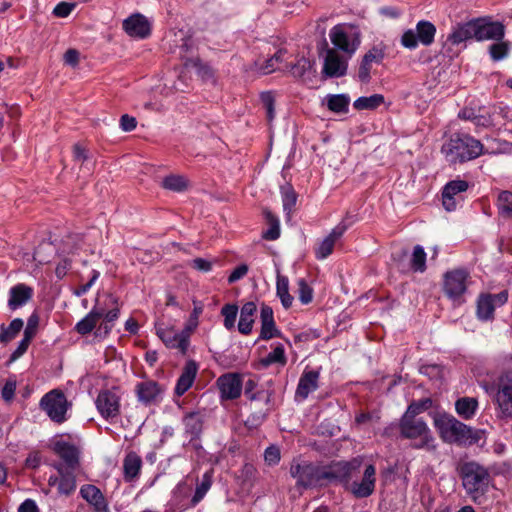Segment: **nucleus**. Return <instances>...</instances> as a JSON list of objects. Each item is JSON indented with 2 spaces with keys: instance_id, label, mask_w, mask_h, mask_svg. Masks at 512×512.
<instances>
[{
  "instance_id": "nucleus-34",
  "label": "nucleus",
  "mask_w": 512,
  "mask_h": 512,
  "mask_svg": "<svg viewBox=\"0 0 512 512\" xmlns=\"http://www.w3.org/2000/svg\"><path fill=\"white\" fill-rule=\"evenodd\" d=\"M276 295L285 309L292 306L294 298L289 293V279L280 273L277 274L276 278Z\"/></svg>"
},
{
  "instance_id": "nucleus-59",
  "label": "nucleus",
  "mask_w": 512,
  "mask_h": 512,
  "mask_svg": "<svg viewBox=\"0 0 512 512\" xmlns=\"http://www.w3.org/2000/svg\"><path fill=\"white\" fill-rule=\"evenodd\" d=\"M15 390H16V381L12 380V379L7 380L2 389V393H1L2 398L5 401L12 400L14 397V394H15Z\"/></svg>"
},
{
  "instance_id": "nucleus-17",
  "label": "nucleus",
  "mask_w": 512,
  "mask_h": 512,
  "mask_svg": "<svg viewBox=\"0 0 512 512\" xmlns=\"http://www.w3.org/2000/svg\"><path fill=\"white\" fill-rule=\"evenodd\" d=\"M474 38L477 41L494 40L499 41L504 38L505 28L500 22H491L485 20L473 21Z\"/></svg>"
},
{
  "instance_id": "nucleus-61",
  "label": "nucleus",
  "mask_w": 512,
  "mask_h": 512,
  "mask_svg": "<svg viewBox=\"0 0 512 512\" xmlns=\"http://www.w3.org/2000/svg\"><path fill=\"white\" fill-rule=\"evenodd\" d=\"M280 236V227L277 220L271 222V225L267 231L263 233V238L266 240H276Z\"/></svg>"
},
{
  "instance_id": "nucleus-8",
  "label": "nucleus",
  "mask_w": 512,
  "mask_h": 512,
  "mask_svg": "<svg viewBox=\"0 0 512 512\" xmlns=\"http://www.w3.org/2000/svg\"><path fill=\"white\" fill-rule=\"evenodd\" d=\"M329 38L335 49L348 57H352L361 44V32L355 25L342 23L329 31Z\"/></svg>"
},
{
  "instance_id": "nucleus-10",
  "label": "nucleus",
  "mask_w": 512,
  "mask_h": 512,
  "mask_svg": "<svg viewBox=\"0 0 512 512\" xmlns=\"http://www.w3.org/2000/svg\"><path fill=\"white\" fill-rule=\"evenodd\" d=\"M469 273L463 269L448 271L443 279V291L455 305L464 302V295L467 291Z\"/></svg>"
},
{
  "instance_id": "nucleus-53",
  "label": "nucleus",
  "mask_w": 512,
  "mask_h": 512,
  "mask_svg": "<svg viewBox=\"0 0 512 512\" xmlns=\"http://www.w3.org/2000/svg\"><path fill=\"white\" fill-rule=\"evenodd\" d=\"M280 459V449L277 446L271 445L266 448L264 452V460L268 465L274 466L279 463Z\"/></svg>"
},
{
  "instance_id": "nucleus-22",
  "label": "nucleus",
  "mask_w": 512,
  "mask_h": 512,
  "mask_svg": "<svg viewBox=\"0 0 512 512\" xmlns=\"http://www.w3.org/2000/svg\"><path fill=\"white\" fill-rule=\"evenodd\" d=\"M79 493L95 512H108V503L101 490L95 485L84 484Z\"/></svg>"
},
{
  "instance_id": "nucleus-13",
  "label": "nucleus",
  "mask_w": 512,
  "mask_h": 512,
  "mask_svg": "<svg viewBox=\"0 0 512 512\" xmlns=\"http://www.w3.org/2000/svg\"><path fill=\"white\" fill-rule=\"evenodd\" d=\"M435 26L428 21H419L416 29L405 31L401 37V44L408 49H415L418 43L428 46L434 41Z\"/></svg>"
},
{
  "instance_id": "nucleus-37",
  "label": "nucleus",
  "mask_w": 512,
  "mask_h": 512,
  "mask_svg": "<svg viewBox=\"0 0 512 512\" xmlns=\"http://www.w3.org/2000/svg\"><path fill=\"white\" fill-rule=\"evenodd\" d=\"M473 21L457 26L448 36V41L458 45L468 39L474 38Z\"/></svg>"
},
{
  "instance_id": "nucleus-41",
  "label": "nucleus",
  "mask_w": 512,
  "mask_h": 512,
  "mask_svg": "<svg viewBox=\"0 0 512 512\" xmlns=\"http://www.w3.org/2000/svg\"><path fill=\"white\" fill-rule=\"evenodd\" d=\"M23 325L24 322L20 318L13 319L8 327L2 325L0 329V341L3 343H7L14 339L23 328Z\"/></svg>"
},
{
  "instance_id": "nucleus-47",
  "label": "nucleus",
  "mask_w": 512,
  "mask_h": 512,
  "mask_svg": "<svg viewBox=\"0 0 512 512\" xmlns=\"http://www.w3.org/2000/svg\"><path fill=\"white\" fill-rule=\"evenodd\" d=\"M411 267L416 272H424L426 269V253L420 245H416L413 249Z\"/></svg>"
},
{
  "instance_id": "nucleus-21",
  "label": "nucleus",
  "mask_w": 512,
  "mask_h": 512,
  "mask_svg": "<svg viewBox=\"0 0 512 512\" xmlns=\"http://www.w3.org/2000/svg\"><path fill=\"white\" fill-rule=\"evenodd\" d=\"M347 229L348 225L344 221L337 224L317 247L316 258L320 260L327 258L333 252L336 241L342 237Z\"/></svg>"
},
{
  "instance_id": "nucleus-38",
  "label": "nucleus",
  "mask_w": 512,
  "mask_h": 512,
  "mask_svg": "<svg viewBox=\"0 0 512 512\" xmlns=\"http://www.w3.org/2000/svg\"><path fill=\"white\" fill-rule=\"evenodd\" d=\"M328 109L334 113H345L348 111L350 99L344 94H332L325 98Z\"/></svg>"
},
{
  "instance_id": "nucleus-33",
  "label": "nucleus",
  "mask_w": 512,
  "mask_h": 512,
  "mask_svg": "<svg viewBox=\"0 0 512 512\" xmlns=\"http://www.w3.org/2000/svg\"><path fill=\"white\" fill-rule=\"evenodd\" d=\"M185 433L191 438H197L203 428V417L199 412H190L183 418Z\"/></svg>"
},
{
  "instance_id": "nucleus-35",
  "label": "nucleus",
  "mask_w": 512,
  "mask_h": 512,
  "mask_svg": "<svg viewBox=\"0 0 512 512\" xmlns=\"http://www.w3.org/2000/svg\"><path fill=\"white\" fill-rule=\"evenodd\" d=\"M455 409L461 418L471 419L478 409V400L474 397H462L456 401Z\"/></svg>"
},
{
  "instance_id": "nucleus-1",
  "label": "nucleus",
  "mask_w": 512,
  "mask_h": 512,
  "mask_svg": "<svg viewBox=\"0 0 512 512\" xmlns=\"http://www.w3.org/2000/svg\"><path fill=\"white\" fill-rule=\"evenodd\" d=\"M349 465L332 462L327 466H316L308 462H293L290 467L291 476L296 484L303 488L324 486L343 478L349 470Z\"/></svg>"
},
{
  "instance_id": "nucleus-7",
  "label": "nucleus",
  "mask_w": 512,
  "mask_h": 512,
  "mask_svg": "<svg viewBox=\"0 0 512 512\" xmlns=\"http://www.w3.org/2000/svg\"><path fill=\"white\" fill-rule=\"evenodd\" d=\"M461 474L464 489L476 502L488 490L490 475L487 469L476 462H468L462 466Z\"/></svg>"
},
{
  "instance_id": "nucleus-15",
  "label": "nucleus",
  "mask_w": 512,
  "mask_h": 512,
  "mask_svg": "<svg viewBox=\"0 0 512 512\" xmlns=\"http://www.w3.org/2000/svg\"><path fill=\"white\" fill-rule=\"evenodd\" d=\"M156 334L166 347L178 349L182 354L186 353L190 337L183 329L177 332L172 327L159 325L156 327Z\"/></svg>"
},
{
  "instance_id": "nucleus-14",
  "label": "nucleus",
  "mask_w": 512,
  "mask_h": 512,
  "mask_svg": "<svg viewBox=\"0 0 512 512\" xmlns=\"http://www.w3.org/2000/svg\"><path fill=\"white\" fill-rule=\"evenodd\" d=\"M351 58L335 49L329 48L324 59L323 75L329 78L344 76L347 72L348 61Z\"/></svg>"
},
{
  "instance_id": "nucleus-44",
  "label": "nucleus",
  "mask_w": 512,
  "mask_h": 512,
  "mask_svg": "<svg viewBox=\"0 0 512 512\" xmlns=\"http://www.w3.org/2000/svg\"><path fill=\"white\" fill-rule=\"evenodd\" d=\"M162 186L174 192H183L187 189L188 182L181 175H169L162 180Z\"/></svg>"
},
{
  "instance_id": "nucleus-52",
  "label": "nucleus",
  "mask_w": 512,
  "mask_h": 512,
  "mask_svg": "<svg viewBox=\"0 0 512 512\" xmlns=\"http://www.w3.org/2000/svg\"><path fill=\"white\" fill-rule=\"evenodd\" d=\"M119 316V308L115 307L109 311L104 310V315L102 318H104V322L100 325L99 330H104V332L107 334L112 329V323L118 318Z\"/></svg>"
},
{
  "instance_id": "nucleus-54",
  "label": "nucleus",
  "mask_w": 512,
  "mask_h": 512,
  "mask_svg": "<svg viewBox=\"0 0 512 512\" xmlns=\"http://www.w3.org/2000/svg\"><path fill=\"white\" fill-rule=\"evenodd\" d=\"M363 59L370 64H380L384 59V51L381 48L373 47L364 56Z\"/></svg>"
},
{
  "instance_id": "nucleus-48",
  "label": "nucleus",
  "mask_w": 512,
  "mask_h": 512,
  "mask_svg": "<svg viewBox=\"0 0 512 512\" xmlns=\"http://www.w3.org/2000/svg\"><path fill=\"white\" fill-rule=\"evenodd\" d=\"M283 209L287 215H290L297 202V195L291 186L281 188Z\"/></svg>"
},
{
  "instance_id": "nucleus-3",
  "label": "nucleus",
  "mask_w": 512,
  "mask_h": 512,
  "mask_svg": "<svg viewBox=\"0 0 512 512\" xmlns=\"http://www.w3.org/2000/svg\"><path fill=\"white\" fill-rule=\"evenodd\" d=\"M338 464L349 465V470L343 478H336V482H340L355 498H367L374 493L377 477L376 467L373 464L365 465L360 477H356L362 466L360 457L350 461H338Z\"/></svg>"
},
{
  "instance_id": "nucleus-11",
  "label": "nucleus",
  "mask_w": 512,
  "mask_h": 512,
  "mask_svg": "<svg viewBox=\"0 0 512 512\" xmlns=\"http://www.w3.org/2000/svg\"><path fill=\"white\" fill-rule=\"evenodd\" d=\"M194 42L191 37H184L181 34V44L178 47V55L184 60L185 68L195 69L196 74L204 81L215 82V71L207 63L202 62L198 57H189L188 53H192Z\"/></svg>"
},
{
  "instance_id": "nucleus-57",
  "label": "nucleus",
  "mask_w": 512,
  "mask_h": 512,
  "mask_svg": "<svg viewBox=\"0 0 512 512\" xmlns=\"http://www.w3.org/2000/svg\"><path fill=\"white\" fill-rule=\"evenodd\" d=\"M39 325V317L36 313L30 315L27 321V325L24 330V335L30 338H34Z\"/></svg>"
},
{
  "instance_id": "nucleus-23",
  "label": "nucleus",
  "mask_w": 512,
  "mask_h": 512,
  "mask_svg": "<svg viewBox=\"0 0 512 512\" xmlns=\"http://www.w3.org/2000/svg\"><path fill=\"white\" fill-rule=\"evenodd\" d=\"M54 452L63 460L65 469L74 470L79 462L78 449L64 440H57L53 444Z\"/></svg>"
},
{
  "instance_id": "nucleus-4",
  "label": "nucleus",
  "mask_w": 512,
  "mask_h": 512,
  "mask_svg": "<svg viewBox=\"0 0 512 512\" xmlns=\"http://www.w3.org/2000/svg\"><path fill=\"white\" fill-rule=\"evenodd\" d=\"M484 388L492 399L496 417L512 419V371L502 372Z\"/></svg>"
},
{
  "instance_id": "nucleus-46",
  "label": "nucleus",
  "mask_w": 512,
  "mask_h": 512,
  "mask_svg": "<svg viewBox=\"0 0 512 512\" xmlns=\"http://www.w3.org/2000/svg\"><path fill=\"white\" fill-rule=\"evenodd\" d=\"M261 362L265 367L275 363L285 365L286 356L284 346L282 344H278L277 346H275L274 349L270 353H268L267 356L263 358Z\"/></svg>"
},
{
  "instance_id": "nucleus-30",
  "label": "nucleus",
  "mask_w": 512,
  "mask_h": 512,
  "mask_svg": "<svg viewBox=\"0 0 512 512\" xmlns=\"http://www.w3.org/2000/svg\"><path fill=\"white\" fill-rule=\"evenodd\" d=\"M286 54L287 51L285 49H279L265 61H255V68L262 74H270L279 69V65L286 60Z\"/></svg>"
},
{
  "instance_id": "nucleus-55",
  "label": "nucleus",
  "mask_w": 512,
  "mask_h": 512,
  "mask_svg": "<svg viewBox=\"0 0 512 512\" xmlns=\"http://www.w3.org/2000/svg\"><path fill=\"white\" fill-rule=\"evenodd\" d=\"M75 6L74 3L60 2L54 7L53 14L59 18L68 17Z\"/></svg>"
},
{
  "instance_id": "nucleus-9",
  "label": "nucleus",
  "mask_w": 512,
  "mask_h": 512,
  "mask_svg": "<svg viewBox=\"0 0 512 512\" xmlns=\"http://www.w3.org/2000/svg\"><path fill=\"white\" fill-rule=\"evenodd\" d=\"M39 406L51 421L61 424L69 419L72 403L61 390L53 389L41 398Z\"/></svg>"
},
{
  "instance_id": "nucleus-20",
  "label": "nucleus",
  "mask_w": 512,
  "mask_h": 512,
  "mask_svg": "<svg viewBox=\"0 0 512 512\" xmlns=\"http://www.w3.org/2000/svg\"><path fill=\"white\" fill-rule=\"evenodd\" d=\"M217 385L224 399H236L242 392V381L238 374L228 373L217 380Z\"/></svg>"
},
{
  "instance_id": "nucleus-6",
  "label": "nucleus",
  "mask_w": 512,
  "mask_h": 512,
  "mask_svg": "<svg viewBox=\"0 0 512 512\" xmlns=\"http://www.w3.org/2000/svg\"><path fill=\"white\" fill-rule=\"evenodd\" d=\"M436 427L443 441L459 445H472L477 442L476 433L454 417L444 416L436 420Z\"/></svg>"
},
{
  "instance_id": "nucleus-25",
  "label": "nucleus",
  "mask_w": 512,
  "mask_h": 512,
  "mask_svg": "<svg viewBox=\"0 0 512 512\" xmlns=\"http://www.w3.org/2000/svg\"><path fill=\"white\" fill-rule=\"evenodd\" d=\"M319 372L314 370H305L298 382L295 392V398L298 401L305 400L310 393L318 388Z\"/></svg>"
},
{
  "instance_id": "nucleus-62",
  "label": "nucleus",
  "mask_w": 512,
  "mask_h": 512,
  "mask_svg": "<svg viewBox=\"0 0 512 512\" xmlns=\"http://www.w3.org/2000/svg\"><path fill=\"white\" fill-rule=\"evenodd\" d=\"M137 121L134 117L127 114L123 115L120 119V127L123 131L129 132L136 128Z\"/></svg>"
},
{
  "instance_id": "nucleus-60",
  "label": "nucleus",
  "mask_w": 512,
  "mask_h": 512,
  "mask_svg": "<svg viewBox=\"0 0 512 512\" xmlns=\"http://www.w3.org/2000/svg\"><path fill=\"white\" fill-rule=\"evenodd\" d=\"M371 69H372V64L366 62V60H364L362 58V61H361V64H360V67L358 70V77H359L360 81L365 82V83L369 82Z\"/></svg>"
},
{
  "instance_id": "nucleus-56",
  "label": "nucleus",
  "mask_w": 512,
  "mask_h": 512,
  "mask_svg": "<svg viewBox=\"0 0 512 512\" xmlns=\"http://www.w3.org/2000/svg\"><path fill=\"white\" fill-rule=\"evenodd\" d=\"M279 334L280 332L275 327V321L269 323H261V339L269 340L273 337L278 336Z\"/></svg>"
},
{
  "instance_id": "nucleus-31",
  "label": "nucleus",
  "mask_w": 512,
  "mask_h": 512,
  "mask_svg": "<svg viewBox=\"0 0 512 512\" xmlns=\"http://www.w3.org/2000/svg\"><path fill=\"white\" fill-rule=\"evenodd\" d=\"M255 312L256 305L254 302H247L242 306L238 323V330L240 333L244 335L251 333Z\"/></svg>"
},
{
  "instance_id": "nucleus-5",
  "label": "nucleus",
  "mask_w": 512,
  "mask_h": 512,
  "mask_svg": "<svg viewBox=\"0 0 512 512\" xmlns=\"http://www.w3.org/2000/svg\"><path fill=\"white\" fill-rule=\"evenodd\" d=\"M442 153L451 163H462L479 157L483 151L480 141L469 135L456 134L443 146Z\"/></svg>"
},
{
  "instance_id": "nucleus-49",
  "label": "nucleus",
  "mask_w": 512,
  "mask_h": 512,
  "mask_svg": "<svg viewBox=\"0 0 512 512\" xmlns=\"http://www.w3.org/2000/svg\"><path fill=\"white\" fill-rule=\"evenodd\" d=\"M221 314L224 317L225 328L228 330L233 329L238 314V307L236 305L226 304L222 307Z\"/></svg>"
},
{
  "instance_id": "nucleus-51",
  "label": "nucleus",
  "mask_w": 512,
  "mask_h": 512,
  "mask_svg": "<svg viewBox=\"0 0 512 512\" xmlns=\"http://www.w3.org/2000/svg\"><path fill=\"white\" fill-rule=\"evenodd\" d=\"M298 298L303 305L309 304L313 299V290L308 285L305 279L300 278L297 280Z\"/></svg>"
},
{
  "instance_id": "nucleus-58",
  "label": "nucleus",
  "mask_w": 512,
  "mask_h": 512,
  "mask_svg": "<svg viewBox=\"0 0 512 512\" xmlns=\"http://www.w3.org/2000/svg\"><path fill=\"white\" fill-rule=\"evenodd\" d=\"M248 270L249 268L246 264H241L237 266L228 276V282L230 284L237 282L248 273Z\"/></svg>"
},
{
  "instance_id": "nucleus-42",
  "label": "nucleus",
  "mask_w": 512,
  "mask_h": 512,
  "mask_svg": "<svg viewBox=\"0 0 512 512\" xmlns=\"http://www.w3.org/2000/svg\"><path fill=\"white\" fill-rule=\"evenodd\" d=\"M204 306L200 301L193 300V310L187 320L183 330L190 337L199 325V317L203 313Z\"/></svg>"
},
{
  "instance_id": "nucleus-29",
  "label": "nucleus",
  "mask_w": 512,
  "mask_h": 512,
  "mask_svg": "<svg viewBox=\"0 0 512 512\" xmlns=\"http://www.w3.org/2000/svg\"><path fill=\"white\" fill-rule=\"evenodd\" d=\"M104 315V309L96 304L92 310L75 325V331L81 335L90 333Z\"/></svg>"
},
{
  "instance_id": "nucleus-24",
  "label": "nucleus",
  "mask_w": 512,
  "mask_h": 512,
  "mask_svg": "<svg viewBox=\"0 0 512 512\" xmlns=\"http://www.w3.org/2000/svg\"><path fill=\"white\" fill-rule=\"evenodd\" d=\"M198 369L199 367L197 363L193 360H189L185 363L174 389L177 396H182L192 387L196 379Z\"/></svg>"
},
{
  "instance_id": "nucleus-43",
  "label": "nucleus",
  "mask_w": 512,
  "mask_h": 512,
  "mask_svg": "<svg viewBox=\"0 0 512 512\" xmlns=\"http://www.w3.org/2000/svg\"><path fill=\"white\" fill-rule=\"evenodd\" d=\"M511 50V44L508 41L499 40L489 46V55L495 62L508 57Z\"/></svg>"
},
{
  "instance_id": "nucleus-12",
  "label": "nucleus",
  "mask_w": 512,
  "mask_h": 512,
  "mask_svg": "<svg viewBox=\"0 0 512 512\" xmlns=\"http://www.w3.org/2000/svg\"><path fill=\"white\" fill-rule=\"evenodd\" d=\"M95 405L102 418L113 422L120 415L121 395L117 389L102 390L97 395Z\"/></svg>"
},
{
  "instance_id": "nucleus-2",
  "label": "nucleus",
  "mask_w": 512,
  "mask_h": 512,
  "mask_svg": "<svg viewBox=\"0 0 512 512\" xmlns=\"http://www.w3.org/2000/svg\"><path fill=\"white\" fill-rule=\"evenodd\" d=\"M426 408V402L411 403L400 420L399 428L401 436L411 440L414 448L432 450L435 445L431 431L426 422L417 417Z\"/></svg>"
},
{
  "instance_id": "nucleus-36",
  "label": "nucleus",
  "mask_w": 512,
  "mask_h": 512,
  "mask_svg": "<svg viewBox=\"0 0 512 512\" xmlns=\"http://www.w3.org/2000/svg\"><path fill=\"white\" fill-rule=\"evenodd\" d=\"M495 304L492 294L481 295L477 301V317L481 321H488L493 318Z\"/></svg>"
},
{
  "instance_id": "nucleus-45",
  "label": "nucleus",
  "mask_w": 512,
  "mask_h": 512,
  "mask_svg": "<svg viewBox=\"0 0 512 512\" xmlns=\"http://www.w3.org/2000/svg\"><path fill=\"white\" fill-rule=\"evenodd\" d=\"M212 485V475L211 472H206L200 484L197 485L194 496L192 497L191 504L192 506L197 505L209 491Z\"/></svg>"
},
{
  "instance_id": "nucleus-16",
  "label": "nucleus",
  "mask_w": 512,
  "mask_h": 512,
  "mask_svg": "<svg viewBox=\"0 0 512 512\" xmlns=\"http://www.w3.org/2000/svg\"><path fill=\"white\" fill-rule=\"evenodd\" d=\"M123 30L132 38L145 39L151 34V22L140 13H135L126 18L122 24Z\"/></svg>"
},
{
  "instance_id": "nucleus-64",
  "label": "nucleus",
  "mask_w": 512,
  "mask_h": 512,
  "mask_svg": "<svg viewBox=\"0 0 512 512\" xmlns=\"http://www.w3.org/2000/svg\"><path fill=\"white\" fill-rule=\"evenodd\" d=\"M70 268H71V260L64 258L57 264L56 269H55V274L59 279H61L67 274V272Z\"/></svg>"
},
{
  "instance_id": "nucleus-63",
  "label": "nucleus",
  "mask_w": 512,
  "mask_h": 512,
  "mask_svg": "<svg viewBox=\"0 0 512 512\" xmlns=\"http://www.w3.org/2000/svg\"><path fill=\"white\" fill-rule=\"evenodd\" d=\"M79 52L76 49H68L64 54V62L65 64L75 67L79 62Z\"/></svg>"
},
{
  "instance_id": "nucleus-39",
  "label": "nucleus",
  "mask_w": 512,
  "mask_h": 512,
  "mask_svg": "<svg viewBox=\"0 0 512 512\" xmlns=\"http://www.w3.org/2000/svg\"><path fill=\"white\" fill-rule=\"evenodd\" d=\"M384 103V96L373 94L356 99L353 106L356 110H374Z\"/></svg>"
},
{
  "instance_id": "nucleus-32",
  "label": "nucleus",
  "mask_w": 512,
  "mask_h": 512,
  "mask_svg": "<svg viewBox=\"0 0 512 512\" xmlns=\"http://www.w3.org/2000/svg\"><path fill=\"white\" fill-rule=\"evenodd\" d=\"M142 467V460L136 453L131 452L126 455L123 461L124 479L127 482L133 481L138 477Z\"/></svg>"
},
{
  "instance_id": "nucleus-26",
  "label": "nucleus",
  "mask_w": 512,
  "mask_h": 512,
  "mask_svg": "<svg viewBox=\"0 0 512 512\" xmlns=\"http://www.w3.org/2000/svg\"><path fill=\"white\" fill-rule=\"evenodd\" d=\"M136 393L138 400L148 405L161 399L162 388L155 381L145 380L137 384Z\"/></svg>"
},
{
  "instance_id": "nucleus-28",
  "label": "nucleus",
  "mask_w": 512,
  "mask_h": 512,
  "mask_svg": "<svg viewBox=\"0 0 512 512\" xmlns=\"http://www.w3.org/2000/svg\"><path fill=\"white\" fill-rule=\"evenodd\" d=\"M314 62L308 58L301 57L289 66V73L303 82H310L315 74Z\"/></svg>"
},
{
  "instance_id": "nucleus-40",
  "label": "nucleus",
  "mask_w": 512,
  "mask_h": 512,
  "mask_svg": "<svg viewBox=\"0 0 512 512\" xmlns=\"http://www.w3.org/2000/svg\"><path fill=\"white\" fill-rule=\"evenodd\" d=\"M499 214L504 218H512V192L502 191L496 201Z\"/></svg>"
},
{
  "instance_id": "nucleus-19",
  "label": "nucleus",
  "mask_w": 512,
  "mask_h": 512,
  "mask_svg": "<svg viewBox=\"0 0 512 512\" xmlns=\"http://www.w3.org/2000/svg\"><path fill=\"white\" fill-rule=\"evenodd\" d=\"M55 469L58 471L59 476H50L48 484L57 487L60 494L69 495L76 488V480L73 475V470L65 469L62 463L56 464Z\"/></svg>"
},
{
  "instance_id": "nucleus-50",
  "label": "nucleus",
  "mask_w": 512,
  "mask_h": 512,
  "mask_svg": "<svg viewBox=\"0 0 512 512\" xmlns=\"http://www.w3.org/2000/svg\"><path fill=\"white\" fill-rule=\"evenodd\" d=\"M260 101L266 110V117L269 122L273 121L275 117L274 103L275 98L272 92L265 91L260 94Z\"/></svg>"
},
{
  "instance_id": "nucleus-18",
  "label": "nucleus",
  "mask_w": 512,
  "mask_h": 512,
  "mask_svg": "<svg viewBox=\"0 0 512 512\" xmlns=\"http://www.w3.org/2000/svg\"><path fill=\"white\" fill-rule=\"evenodd\" d=\"M469 188V183L462 179L451 180L442 190V204L446 211H454L457 207V196Z\"/></svg>"
},
{
  "instance_id": "nucleus-27",
  "label": "nucleus",
  "mask_w": 512,
  "mask_h": 512,
  "mask_svg": "<svg viewBox=\"0 0 512 512\" xmlns=\"http://www.w3.org/2000/svg\"><path fill=\"white\" fill-rule=\"evenodd\" d=\"M33 296V289L26 284L19 283L9 290L8 307L17 310L30 301Z\"/></svg>"
}]
</instances>
